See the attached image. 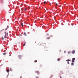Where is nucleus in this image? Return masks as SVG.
Here are the masks:
<instances>
[{"label": "nucleus", "mask_w": 78, "mask_h": 78, "mask_svg": "<svg viewBox=\"0 0 78 78\" xmlns=\"http://www.w3.org/2000/svg\"><path fill=\"white\" fill-rule=\"evenodd\" d=\"M36 78H39V77H38V76H36Z\"/></svg>", "instance_id": "25"}, {"label": "nucleus", "mask_w": 78, "mask_h": 78, "mask_svg": "<svg viewBox=\"0 0 78 78\" xmlns=\"http://www.w3.org/2000/svg\"><path fill=\"white\" fill-rule=\"evenodd\" d=\"M28 8L30 9V7H29Z\"/></svg>", "instance_id": "28"}, {"label": "nucleus", "mask_w": 78, "mask_h": 78, "mask_svg": "<svg viewBox=\"0 0 78 78\" xmlns=\"http://www.w3.org/2000/svg\"><path fill=\"white\" fill-rule=\"evenodd\" d=\"M4 33L5 34V35L4 37L5 39H6V38H7V37H6V36H8V32H7L6 33V32H5Z\"/></svg>", "instance_id": "1"}, {"label": "nucleus", "mask_w": 78, "mask_h": 78, "mask_svg": "<svg viewBox=\"0 0 78 78\" xmlns=\"http://www.w3.org/2000/svg\"><path fill=\"white\" fill-rule=\"evenodd\" d=\"M7 72L9 73V69H8L7 70Z\"/></svg>", "instance_id": "7"}, {"label": "nucleus", "mask_w": 78, "mask_h": 78, "mask_svg": "<svg viewBox=\"0 0 78 78\" xmlns=\"http://www.w3.org/2000/svg\"><path fill=\"white\" fill-rule=\"evenodd\" d=\"M27 8H25V11H26V10H27Z\"/></svg>", "instance_id": "24"}, {"label": "nucleus", "mask_w": 78, "mask_h": 78, "mask_svg": "<svg viewBox=\"0 0 78 78\" xmlns=\"http://www.w3.org/2000/svg\"><path fill=\"white\" fill-rule=\"evenodd\" d=\"M37 74H38V75H39V74H40V73L39 72L37 71Z\"/></svg>", "instance_id": "13"}, {"label": "nucleus", "mask_w": 78, "mask_h": 78, "mask_svg": "<svg viewBox=\"0 0 78 78\" xmlns=\"http://www.w3.org/2000/svg\"><path fill=\"white\" fill-rule=\"evenodd\" d=\"M72 62H75V58H73L72 59Z\"/></svg>", "instance_id": "4"}, {"label": "nucleus", "mask_w": 78, "mask_h": 78, "mask_svg": "<svg viewBox=\"0 0 78 78\" xmlns=\"http://www.w3.org/2000/svg\"><path fill=\"white\" fill-rule=\"evenodd\" d=\"M34 62H37V60H35L34 61Z\"/></svg>", "instance_id": "22"}, {"label": "nucleus", "mask_w": 78, "mask_h": 78, "mask_svg": "<svg viewBox=\"0 0 78 78\" xmlns=\"http://www.w3.org/2000/svg\"><path fill=\"white\" fill-rule=\"evenodd\" d=\"M21 25L22 26V27H23V23H22L21 24Z\"/></svg>", "instance_id": "16"}, {"label": "nucleus", "mask_w": 78, "mask_h": 78, "mask_svg": "<svg viewBox=\"0 0 78 78\" xmlns=\"http://www.w3.org/2000/svg\"><path fill=\"white\" fill-rule=\"evenodd\" d=\"M25 44H26V43H25L23 45V46L24 47L25 45Z\"/></svg>", "instance_id": "18"}, {"label": "nucleus", "mask_w": 78, "mask_h": 78, "mask_svg": "<svg viewBox=\"0 0 78 78\" xmlns=\"http://www.w3.org/2000/svg\"><path fill=\"white\" fill-rule=\"evenodd\" d=\"M71 61V60H70V59H68V60H66V61H68V62L69 61Z\"/></svg>", "instance_id": "8"}, {"label": "nucleus", "mask_w": 78, "mask_h": 78, "mask_svg": "<svg viewBox=\"0 0 78 78\" xmlns=\"http://www.w3.org/2000/svg\"><path fill=\"white\" fill-rule=\"evenodd\" d=\"M75 53V50H73L72 52V54H74Z\"/></svg>", "instance_id": "5"}, {"label": "nucleus", "mask_w": 78, "mask_h": 78, "mask_svg": "<svg viewBox=\"0 0 78 78\" xmlns=\"http://www.w3.org/2000/svg\"><path fill=\"white\" fill-rule=\"evenodd\" d=\"M68 64H70V63H69V62H68Z\"/></svg>", "instance_id": "26"}, {"label": "nucleus", "mask_w": 78, "mask_h": 78, "mask_svg": "<svg viewBox=\"0 0 78 78\" xmlns=\"http://www.w3.org/2000/svg\"><path fill=\"white\" fill-rule=\"evenodd\" d=\"M41 45H42V46H44V47H45V46L46 45V44L43 43H41Z\"/></svg>", "instance_id": "3"}, {"label": "nucleus", "mask_w": 78, "mask_h": 78, "mask_svg": "<svg viewBox=\"0 0 78 78\" xmlns=\"http://www.w3.org/2000/svg\"><path fill=\"white\" fill-rule=\"evenodd\" d=\"M44 4H45V3H47V2L44 1Z\"/></svg>", "instance_id": "19"}, {"label": "nucleus", "mask_w": 78, "mask_h": 78, "mask_svg": "<svg viewBox=\"0 0 78 78\" xmlns=\"http://www.w3.org/2000/svg\"><path fill=\"white\" fill-rule=\"evenodd\" d=\"M71 64L72 66H74V63H72Z\"/></svg>", "instance_id": "12"}, {"label": "nucleus", "mask_w": 78, "mask_h": 78, "mask_svg": "<svg viewBox=\"0 0 78 78\" xmlns=\"http://www.w3.org/2000/svg\"><path fill=\"white\" fill-rule=\"evenodd\" d=\"M41 42H39L38 44V45H41Z\"/></svg>", "instance_id": "10"}, {"label": "nucleus", "mask_w": 78, "mask_h": 78, "mask_svg": "<svg viewBox=\"0 0 78 78\" xmlns=\"http://www.w3.org/2000/svg\"><path fill=\"white\" fill-rule=\"evenodd\" d=\"M24 35H25V36H26L27 35V34H26V33H25V32H24Z\"/></svg>", "instance_id": "17"}, {"label": "nucleus", "mask_w": 78, "mask_h": 78, "mask_svg": "<svg viewBox=\"0 0 78 78\" xmlns=\"http://www.w3.org/2000/svg\"><path fill=\"white\" fill-rule=\"evenodd\" d=\"M57 61H60V58H58L57 59Z\"/></svg>", "instance_id": "14"}, {"label": "nucleus", "mask_w": 78, "mask_h": 78, "mask_svg": "<svg viewBox=\"0 0 78 78\" xmlns=\"http://www.w3.org/2000/svg\"><path fill=\"white\" fill-rule=\"evenodd\" d=\"M8 28H9V26H8L7 27V28L6 29H5V30H7V29H8Z\"/></svg>", "instance_id": "6"}, {"label": "nucleus", "mask_w": 78, "mask_h": 78, "mask_svg": "<svg viewBox=\"0 0 78 78\" xmlns=\"http://www.w3.org/2000/svg\"><path fill=\"white\" fill-rule=\"evenodd\" d=\"M44 51H48V47H44Z\"/></svg>", "instance_id": "2"}, {"label": "nucleus", "mask_w": 78, "mask_h": 78, "mask_svg": "<svg viewBox=\"0 0 78 78\" xmlns=\"http://www.w3.org/2000/svg\"><path fill=\"white\" fill-rule=\"evenodd\" d=\"M6 54V52H5L3 53V55H5Z\"/></svg>", "instance_id": "11"}, {"label": "nucleus", "mask_w": 78, "mask_h": 78, "mask_svg": "<svg viewBox=\"0 0 78 78\" xmlns=\"http://www.w3.org/2000/svg\"><path fill=\"white\" fill-rule=\"evenodd\" d=\"M21 57H22V56H21V55H18V58H20Z\"/></svg>", "instance_id": "15"}, {"label": "nucleus", "mask_w": 78, "mask_h": 78, "mask_svg": "<svg viewBox=\"0 0 78 78\" xmlns=\"http://www.w3.org/2000/svg\"><path fill=\"white\" fill-rule=\"evenodd\" d=\"M55 5L56 6H58V4H57V3Z\"/></svg>", "instance_id": "23"}, {"label": "nucleus", "mask_w": 78, "mask_h": 78, "mask_svg": "<svg viewBox=\"0 0 78 78\" xmlns=\"http://www.w3.org/2000/svg\"><path fill=\"white\" fill-rule=\"evenodd\" d=\"M60 78H62V77H61V76H60Z\"/></svg>", "instance_id": "27"}, {"label": "nucleus", "mask_w": 78, "mask_h": 78, "mask_svg": "<svg viewBox=\"0 0 78 78\" xmlns=\"http://www.w3.org/2000/svg\"><path fill=\"white\" fill-rule=\"evenodd\" d=\"M50 37H48L47 38V39H50Z\"/></svg>", "instance_id": "21"}, {"label": "nucleus", "mask_w": 78, "mask_h": 78, "mask_svg": "<svg viewBox=\"0 0 78 78\" xmlns=\"http://www.w3.org/2000/svg\"><path fill=\"white\" fill-rule=\"evenodd\" d=\"M70 53H71V52H70V51L68 52V55H69V54H70Z\"/></svg>", "instance_id": "9"}, {"label": "nucleus", "mask_w": 78, "mask_h": 78, "mask_svg": "<svg viewBox=\"0 0 78 78\" xmlns=\"http://www.w3.org/2000/svg\"><path fill=\"white\" fill-rule=\"evenodd\" d=\"M2 40H4V38H3V36H2Z\"/></svg>", "instance_id": "20"}]
</instances>
